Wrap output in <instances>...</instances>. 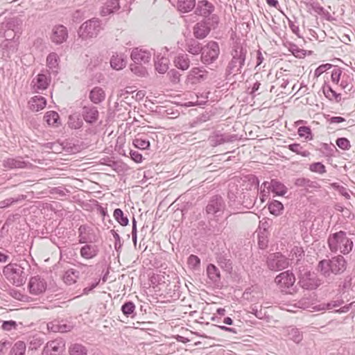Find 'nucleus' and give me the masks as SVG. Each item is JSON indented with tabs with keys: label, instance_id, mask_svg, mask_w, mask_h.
<instances>
[{
	"label": "nucleus",
	"instance_id": "1",
	"mask_svg": "<svg viewBox=\"0 0 355 355\" xmlns=\"http://www.w3.org/2000/svg\"><path fill=\"white\" fill-rule=\"evenodd\" d=\"M343 256L345 255L336 254L330 259L318 261L316 270L325 278L331 275L337 276L343 274L348 266V262Z\"/></svg>",
	"mask_w": 355,
	"mask_h": 355
},
{
	"label": "nucleus",
	"instance_id": "2",
	"mask_svg": "<svg viewBox=\"0 0 355 355\" xmlns=\"http://www.w3.org/2000/svg\"><path fill=\"white\" fill-rule=\"evenodd\" d=\"M327 244L332 254L339 252L340 253L339 254L347 255L354 248V242L352 239L348 237L347 232L343 230L329 234Z\"/></svg>",
	"mask_w": 355,
	"mask_h": 355
},
{
	"label": "nucleus",
	"instance_id": "3",
	"mask_svg": "<svg viewBox=\"0 0 355 355\" xmlns=\"http://www.w3.org/2000/svg\"><path fill=\"white\" fill-rule=\"evenodd\" d=\"M225 200L219 194H214L209 198L205 209H203V214H205V218L208 220V223L211 221H218V218H221L225 211Z\"/></svg>",
	"mask_w": 355,
	"mask_h": 355
},
{
	"label": "nucleus",
	"instance_id": "4",
	"mask_svg": "<svg viewBox=\"0 0 355 355\" xmlns=\"http://www.w3.org/2000/svg\"><path fill=\"white\" fill-rule=\"evenodd\" d=\"M246 53H248V50L243 44L240 43L234 44L232 52H230L232 60L228 62L226 71H225L226 77L232 74L233 72H236V74L241 73V70L244 67L245 60H246Z\"/></svg>",
	"mask_w": 355,
	"mask_h": 355
},
{
	"label": "nucleus",
	"instance_id": "5",
	"mask_svg": "<svg viewBox=\"0 0 355 355\" xmlns=\"http://www.w3.org/2000/svg\"><path fill=\"white\" fill-rule=\"evenodd\" d=\"M2 274L10 284L16 287L22 286L26 283V275L22 263L10 262L3 267Z\"/></svg>",
	"mask_w": 355,
	"mask_h": 355
},
{
	"label": "nucleus",
	"instance_id": "6",
	"mask_svg": "<svg viewBox=\"0 0 355 355\" xmlns=\"http://www.w3.org/2000/svg\"><path fill=\"white\" fill-rule=\"evenodd\" d=\"M297 278H298L297 285L303 290L313 291L322 284V281L318 276L304 266L298 268Z\"/></svg>",
	"mask_w": 355,
	"mask_h": 355
},
{
	"label": "nucleus",
	"instance_id": "7",
	"mask_svg": "<svg viewBox=\"0 0 355 355\" xmlns=\"http://www.w3.org/2000/svg\"><path fill=\"white\" fill-rule=\"evenodd\" d=\"M105 22L98 18L93 17L87 19L80 24L78 30V36L82 40L95 38L98 36L100 31L103 30Z\"/></svg>",
	"mask_w": 355,
	"mask_h": 355
},
{
	"label": "nucleus",
	"instance_id": "8",
	"mask_svg": "<svg viewBox=\"0 0 355 355\" xmlns=\"http://www.w3.org/2000/svg\"><path fill=\"white\" fill-rule=\"evenodd\" d=\"M274 283L279 291L285 294H293L297 292L295 284V275L291 270H286L275 276Z\"/></svg>",
	"mask_w": 355,
	"mask_h": 355
},
{
	"label": "nucleus",
	"instance_id": "9",
	"mask_svg": "<svg viewBox=\"0 0 355 355\" xmlns=\"http://www.w3.org/2000/svg\"><path fill=\"white\" fill-rule=\"evenodd\" d=\"M220 19L217 15H212L211 17L203 19L196 23L193 28V35L195 39L203 40L209 35L211 30H215L218 28Z\"/></svg>",
	"mask_w": 355,
	"mask_h": 355
},
{
	"label": "nucleus",
	"instance_id": "10",
	"mask_svg": "<svg viewBox=\"0 0 355 355\" xmlns=\"http://www.w3.org/2000/svg\"><path fill=\"white\" fill-rule=\"evenodd\" d=\"M201 62L205 66L213 64L218 58L220 55V46L217 42L210 40L205 44V48L200 52Z\"/></svg>",
	"mask_w": 355,
	"mask_h": 355
},
{
	"label": "nucleus",
	"instance_id": "11",
	"mask_svg": "<svg viewBox=\"0 0 355 355\" xmlns=\"http://www.w3.org/2000/svg\"><path fill=\"white\" fill-rule=\"evenodd\" d=\"M266 266L269 270L279 272L288 268V259L280 252L270 253L267 257Z\"/></svg>",
	"mask_w": 355,
	"mask_h": 355
},
{
	"label": "nucleus",
	"instance_id": "12",
	"mask_svg": "<svg viewBox=\"0 0 355 355\" xmlns=\"http://www.w3.org/2000/svg\"><path fill=\"white\" fill-rule=\"evenodd\" d=\"M259 189L271 192L274 197H283L287 193L286 187L277 178L270 179L269 182H263L260 185Z\"/></svg>",
	"mask_w": 355,
	"mask_h": 355
},
{
	"label": "nucleus",
	"instance_id": "13",
	"mask_svg": "<svg viewBox=\"0 0 355 355\" xmlns=\"http://www.w3.org/2000/svg\"><path fill=\"white\" fill-rule=\"evenodd\" d=\"M239 140L237 135H230L228 133H223L220 130H214L209 136V144L212 147H216L224 144L232 143Z\"/></svg>",
	"mask_w": 355,
	"mask_h": 355
},
{
	"label": "nucleus",
	"instance_id": "14",
	"mask_svg": "<svg viewBox=\"0 0 355 355\" xmlns=\"http://www.w3.org/2000/svg\"><path fill=\"white\" fill-rule=\"evenodd\" d=\"M78 232L80 244L94 243L98 240L94 228L88 224L80 225Z\"/></svg>",
	"mask_w": 355,
	"mask_h": 355
},
{
	"label": "nucleus",
	"instance_id": "15",
	"mask_svg": "<svg viewBox=\"0 0 355 355\" xmlns=\"http://www.w3.org/2000/svg\"><path fill=\"white\" fill-rule=\"evenodd\" d=\"M33 164L23 159L22 157L17 156L15 158H6L2 161V167L7 170L13 169H31Z\"/></svg>",
	"mask_w": 355,
	"mask_h": 355
},
{
	"label": "nucleus",
	"instance_id": "16",
	"mask_svg": "<svg viewBox=\"0 0 355 355\" xmlns=\"http://www.w3.org/2000/svg\"><path fill=\"white\" fill-rule=\"evenodd\" d=\"M209 72L204 67H194L189 71L186 77V84L194 85L205 81L207 78Z\"/></svg>",
	"mask_w": 355,
	"mask_h": 355
},
{
	"label": "nucleus",
	"instance_id": "17",
	"mask_svg": "<svg viewBox=\"0 0 355 355\" xmlns=\"http://www.w3.org/2000/svg\"><path fill=\"white\" fill-rule=\"evenodd\" d=\"M51 83V76L49 72L41 71L35 76L32 80V89L34 93H39L40 91L46 90Z\"/></svg>",
	"mask_w": 355,
	"mask_h": 355
},
{
	"label": "nucleus",
	"instance_id": "18",
	"mask_svg": "<svg viewBox=\"0 0 355 355\" xmlns=\"http://www.w3.org/2000/svg\"><path fill=\"white\" fill-rule=\"evenodd\" d=\"M243 187H244V184H238L234 182H230L228 184V202H236L238 200L250 196L248 193L244 192L245 189Z\"/></svg>",
	"mask_w": 355,
	"mask_h": 355
},
{
	"label": "nucleus",
	"instance_id": "19",
	"mask_svg": "<svg viewBox=\"0 0 355 355\" xmlns=\"http://www.w3.org/2000/svg\"><path fill=\"white\" fill-rule=\"evenodd\" d=\"M64 351V340L56 338L45 344L42 355H61Z\"/></svg>",
	"mask_w": 355,
	"mask_h": 355
},
{
	"label": "nucleus",
	"instance_id": "20",
	"mask_svg": "<svg viewBox=\"0 0 355 355\" xmlns=\"http://www.w3.org/2000/svg\"><path fill=\"white\" fill-rule=\"evenodd\" d=\"M27 288H28L29 293L33 295H39L45 292L47 284H46L45 280L40 275L32 276L29 279Z\"/></svg>",
	"mask_w": 355,
	"mask_h": 355
},
{
	"label": "nucleus",
	"instance_id": "21",
	"mask_svg": "<svg viewBox=\"0 0 355 355\" xmlns=\"http://www.w3.org/2000/svg\"><path fill=\"white\" fill-rule=\"evenodd\" d=\"M68 39V29L62 24H56L52 27L51 34H50V40L51 42L60 45L64 43Z\"/></svg>",
	"mask_w": 355,
	"mask_h": 355
},
{
	"label": "nucleus",
	"instance_id": "22",
	"mask_svg": "<svg viewBox=\"0 0 355 355\" xmlns=\"http://www.w3.org/2000/svg\"><path fill=\"white\" fill-rule=\"evenodd\" d=\"M205 274L208 277V283L211 284L216 288L221 286V273L218 267L213 263H208L207 268H205Z\"/></svg>",
	"mask_w": 355,
	"mask_h": 355
},
{
	"label": "nucleus",
	"instance_id": "23",
	"mask_svg": "<svg viewBox=\"0 0 355 355\" xmlns=\"http://www.w3.org/2000/svg\"><path fill=\"white\" fill-rule=\"evenodd\" d=\"M194 13L196 15L202 16L207 19L210 17L214 11V5L208 0H200L198 1V5L194 8Z\"/></svg>",
	"mask_w": 355,
	"mask_h": 355
},
{
	"label": "nucleus",
	"instance_id": "24",
	"mask_svg": "<svg viewBox=\"0 0 355 355\" xmlns=\"http://www.w3.org/2000/svg\"><path fill=\"white\" fill-rule=\"evenodd\" d=\"M130 57H131L133 63L147 64L150 61L151 54L148 50L135 48L131 51Z\"/></svg>",
	"mask_w": 355,
	"mask_h": 355
},
{
	"label": "nucleus",
	"instance_id": "25",
	"mask_svg": "<svg viewBox=\"0 0 355 355\" xmlns=\"http://www.w3.org/2000/svg\"><path fill=\"white\" fill-rule=\"evenodd\" d=\"M98 109L92 105H84L82 107V118L89 124H93L98 120Z\"/></svg>",
	"mask_w": 355,
	"mask_h": 355
},
{
	"label": "nucleus",
	"instance_id": "26",
	"mask_svg": "<svg viewBox=\"0 0 355 355\" xmlns=\"http://www.w3.org/2000/svg\"><path fill=\"white\" fill-rule=\"evenodd\" d=\"M130 0H112V14L128 15L130 11Z\"/></svg>",
	"mask_w": 355,
	"mask_h": 355
},
{
	"label": "nucleus",
	"instance_id": "27",
	"mask_svg": "<svg viewBox=\"0 0 355 355\" xmlns=\"http://www.w3.org/2000/svg\"><path fill=\"white\" fill-rule=\"evenodd\" d=\"M256 196H248L245 198L236 200V202H228V206L233 209L239 210L241 207L246 209H250L254 206Z\"/></svg>",
	"mask_w": 355,
	"mask_h": 355
},
{
	"label": "nucleus",
	"instance_id": "28",
	"mask_svg": "<svg viewBox=\"0 0 355 355\" xmlns=\"http://www.w3.org/2000/svg\"><path fill=\"white\" fill-rule=\"evenodd\" d=\"M92 203H94V207H96L94 209L97 210L98 214H99L100 217H101L103 225H104V226H103V229L109 230L110 218L109 217V214H107V205H103L95 200H92Z\"/></svg>",
	"mask_w": 355,
	"mask_h": 355
},
{
	"label": "nucleus",
	"instance_id": "29",
	"mask_svg": "<svg viewBox=\"0 0 355 355\" xmlns=\"http://www.w3.org/2000/svg\"><path fill=\"white\" fill-rule=\"evenodd\" d=\"M198 40L197 38H188L184 41L186 42V43H184L186 51L193 56H198L199 53L204 49V45H202Z\"/></svg>",
	"mask_w": 355,
	"mask_h": 355
},
{
	"label": "nucleus",
	"instance_id": "30",
	"mask_svg": "<svg viewBox=\"0 0 355 355\" xmlns=\"http://www.w3.org/2000/svg\"><path fill=\"white\" fill-rule=\"evenodd\" d=\"M216 261H217L218 266H220L223 270L231 274L232 272V262L227 254L224 252L217 254Z\"/></svg>",
	"mask_w": 355,
	"mask_h": 355
},
{
	"label": "nucleus",
	"instance_id": "31",
	"mask_svg": "<svg viewBox=\"0 0 355 355\" xmlns=\"http://www.w3.org/2000/svg\"><path fill=\"white\" fill-rule=\"evenodd\" d=\"M321 90L329 101H334L337 103L341 101V94L335 92L328 82H324V84L322 85Z\"/></svg>",
	"mask_w": 355,
	"mask_h": 355
},
{
	"label": "nucleus",
	"instance_id": "32",
	"mask_svg": "<svg viewBox=\"0 0 355 355\" xmlns=\"http://www.w3.org/2000/svg\"><path fill=\"white\" fill-rule=\"evenodd\" d=\"M59 62L60 58L55 52H51L46 56V67L51 70V74L55 76L59 72Z\"/></svg>",
	"mask_w": 355,
	"mask_h": 355
},
{
	"label": "nucleus",
	"instance_id": "33",
	"mask_svg": "<svg viewBox=\"0 0 355 355\" xmlns=\"http://www.w3.org/2000/svg\"><path fill=\"white\" fill-rule=\"evenodd\" d=\"M293 184L295 187L304 188L306 192H309V189H317L320 187L317 182L311 181L305 177L295 178Z\"/></svg>",
	"mask_w": 355,
	"mask_h": 355
},
{
	"label": "nucleus",
	"instance_id": "34",
	"mask_svg": "<svg viewBox=\"0 0 355 355\" xmlns=\"http://www.w3.org/2000/svg\"><path fill=\"white\" fill-rule=\"evenodd\" d=\"M80 248V257L83 259H90L94 258L98 254V247L94 243H84Z\"/></svg>",
	"mask_w": 355,
	"mask_h": 355
},
{
	"label": "nucleus",
	"instance_id": "35",
	"mask_svg": "<svg viewBox=\"0 0 355 355\" xmlns=\"http://www.w3.org/2000/svg\"><path fill=\"white\" fill-rule=\"evenodd\" d=\"M307 7L314 11L315 13L323 17L325 21H332L334 20V18L332 17V15L329 14V11L325 10V9L316 1H311L307 3Z\"/></svg>",
	"mask_w": 355,
	"mask_h": 355
},
{
	"label": "nucleus",
	"instance_id": "36",
	"mask_svg": "<svg viewBox=\"0 0 355 355\" xmlns=\"http://www.w3.org/2000/svg\"><path fill=\"white\" fill-rule=\"evenodd\" d=\"M283 46L288 49L291 54L297 59H303L306 57V50L299 48L295 43L289 41L283 42Z\"/></svg>",
	"mask_w": 355,
	"mask_h": 355
},
{
	"label": "nucleus",
	"instance_id": "37",
	"mask_svg": "<svg viewBox=\"0 0 355 355\" xmlns=\"http://www.w3.org/2000/svg\"><path fill=\"white\" fill-rule=\"evenodd\" d=\"M29 110L37 112L46 107V99L41 96H35L31 98L28 102Z\"/></svg>",
	"mask_w": 355,
	"mask_h": 355
},
{
	"label": "nucleus",
	"instance_id": "38",
	"mask_svg": "<svg viewBox=\"0 0 355 355\" xmlns=\"http://www.w3.org/2000/svg\"><path fill=\"white\" fill-rule=\"evenodd\" d=\"M126 66V55L115 53L112 56V69L120 71Z\"/></svg>",
	"mask_w": 355,
	"mask_h": 355
},
{
	"label": "nucleus",
	"instance_id": "39",
	"mask_svg": "<svg viewBox=\"0 0 355 355\" xmlns=\"http://www.w3.org/2000/svg\"><path fill=\"white\" fill-rule=\"evenodd\" d=\"M154 67L156 72L164 74L168 69V60L159 54L154 58Z\"/></svg>",
	"mask_w": 355,
	"mask_h": 355
},
{
	"label": "nucleus",
	"instance_id": "40",
	"mask_svg": "<svg viewBox=\"0 0 355 355\" xmlns=\"http://www.w3.org/2000/svg\"><path fill=\"white\" fill-rule=\"evenodd\" d=\"M267 208H268L269 214L275 216H279L283 214L284 205L278 200H268Z\"/></svg>",
	"mask_w": 355,
	"mask_h": 355
},
{
	"label": "nucleus",
	"instance_id": "41",
	"mask_svg": "<svg viewBox=\"0 0 355 355\" xmlns=\"http://www.w3.org/2000/svg\"><path fill=\"white\" fill-rule=\"evenodd\" d=\"M15 35L14 32L11 31H6L4 32V37H6V41L3 42V49H9L12 52H15L16 51V44L14 40H15Z\"/></svg>",
	"mask_w": 355,
	"mask_h": 355
},
{
	"label": "nucleus",
	"instance_id": "42",
	"mask_svg": "<svg viewBox=\"0 0 355 355\" xmlns=\"http://www.w3.org/2000/svg\"><path fill=\"white\" fill-rule=\"evenodd\" d=\"M128 169V166L121 161L112 162V170L119 175V181H124V175Z\"/></svg>",
	"mask_w": 355,
	"mask_h": 355
},
{
	"label": "nucleus",
	"instance_id": "43",
	"mask_svg": "<svg viewBox=\"0 0 355 355\" xmlns=\"http://www.w3.org/2000/svg\"><path fill=\"white\" fill-rule=\"evenodd\" d=\"M26 196L25 194H19L15 197L7 198L0 201V209H6L26 200Z\"/></svg>",
	"mask_w": 355,
	"mask_h": 355
},
{
	"label": "nucleus",
	"instance_id": "44",
	"mask_svg": "<svg viewBox=\"0 0 355 355\" xmlns=\"http://www.w3.org/2000/svg\"><path fill=\"white\" fill-rule=\"evenodd\" d=\"M44 121L48 125L58 128L61 125L60 121V116L57 112L48 111L44 114Z\"/></svg>",
	"mask_w": 355,
	"mask_h": 355
},
{
	"label": "nucleus",
	"instance_id": "45",
	"mask_svg": "<svg viewBox=\"0 0 355 355\" xmlns=\"http://www.w3.org/2000/svg\"><path fill=\"white\" fill-rule=\"evenodd\" d=\"M173 62H175V67L180 70L185 71L189 69L190 60L187 54H180L177 55Z\"/></svg>",
	"mask_w": 355,
	"mask_h": 355
},
{
	"label": "nucleus",
	"instance_id": "46",
	"mask_svg": "<svg viewBox=\"0 0 355 355\" xmlns=\"http://www.w3.org/2000/svg\"><path fill=\"white\" fill-rule=\"evenodd\" d=\"M196 5L195 0H178L177 8L182 13H188L193 10Z\"/></svg>",
	"mask_w": 355,
	"mask_h": 355
},
{
	"label": "nucleus",
	"instance_id": "47",
	"mask_svg": "<svg viewBox=\"0 0 355 355\" xmlns=\"http://www.w3.org/2000/svg\"><path fill=\"white\" fill-rule=\"evenodd\" d=\"M121 312L123 313V315L133 319L135 317V304L132 301H125L123 304L121 306Z\"/></svg>",
	"mask_w": 355,
	"mask_h": 355
},
{
	"label": "nucleus",
	"instance_id": "48",
	"mask_svg": "<svg viewBox=\"0 0 355 355\" xmlns=\"http://www.w3.org/2000/svg\"><path fill=\"white\" fill-rule=\"evenodd\" d=\"M89 98L94 104H99L105 98V92L101 88L96 87L90 90Z\"/></svg>",
	"mask_w": 355,
	"mask_h": 355
},
{
	"label": "nucleus",
	"instance_id": "49",
	"mask_svg": "<svg viewBox=\"0 0 355 355\" xmlns=\"http://www.w3.org/2000/svg\"><path fill=\"white\" fill-rule=\"evenodd\" d=\"M110 269V263L108 264V266H107V271L106 273H105L104 276L103 277L99 279H96L94 281L91 282L90 284L87 285L85 288H83V292H82V294L83 295H87L91 293L96 286H98V284H100V282H105V280H107V275L109 273V270Z\"/></svg>",
	"mask_w": 355,
	"mask_h": 355
},
{
	"label": "nucleus",
	"instance_id": "50",
	"mask_svg": "<svg viewBox=\"0 0 355 355\" xmlns=\"http://www.w3.org/2000/svg\"><path fill=\"white\" fill-rule=\"evenodd\" d=\"M113 217L114 220L116 221L117 224L121 226L125 227L128 225L130 220H128V218L127 215L124 214L123 210L119 208H116L113 211Z\"/></svg>",
	"mask_w": 355,
	"mask_h": 355
},
{
	"label": "nucleus",
	"instance_id": "51",
	"mask_svg": "<svg viewBox=\"0 0 355 355\" xmlns=\"http://www.w3.org/2000/svg\"><path fill=\"white\" fill-rule=\"evenodd\" d=\"M26 343L21 340H18L10 348L9 355H25Z\"/></svg>",
	"mask_w": 355,
	"mask_h": 355
},
{
	"label": "nucleus",
	"instance_id": "52",
	"mask_svg": "<svg viewBox=\"0 0 355 355\" xmlns=\"http://www.w3.org/2000/svg\"><path fill=\"white\" fill-rule=\"evenodd\" d=\"M68 128L72 130H78L83 126V121L81 120L80 115L73 114L68 116Z\"/></svg>",
	"mask_w": 355,
	"mask_h": 355
},
{
	"label": "nucleus",
	"instance_id": "53",
	"mask_svg": "<svg viewBox=\"0 0 355 355\" xmlns=\"http://www.w3.org/2000/svg\"><path fill=\"white\" fill-rule=\"evenodd\" d=\"M79 271L70 268L67 271L64 272V282L67 285H72L75 284L76 280L78 278Z\"/></svg>",
	"mask_w": 355,
	"mask_h": 355
},
{
	"label": "nucleus",
	"instance_id": "54",
	"mask_svg": "<svg viewBox=\"0 0 355 355\" xmlns=\"http://www.w3.org/2000/svg\"><path fill=\"white\" fill-rule=\"evenodd\" d=\"M19 20L17 17L9 18L4 22V28L6 31L14 32L15 34L19 31Z\"/></svg>",
	"mask_w": 355,
	"mask_h": 355
},
{
	"label": "nucleus",
	"instance_id": "55",
	"mask_svg": "<svg viewBox=\"0 0 355 355\" xmlns=\"http://www.w3.org/2000/svg\"><path fill=\"white\" fill-rule=\"evenodd\" d=\"M286 148L290 151L301 155L302 157H308L310 155L309 151L303 150L302 146L299 143H293L286 146Z\"/></svg>",
	"mask_w": 355,
	"mask_h": 355
},
{
	"label": "nucleus",
	"instance_id": "56",
	"mask_svg": "<svg viewBox=\"0 0 355 355\" xmlns=\"http://www.w3.org/2000/svg\"><path fill=\"white\" fill-rule=\"evenodd\" d=\"M124 145L125 135H119L117 137L116 143H115V146H114V151L116 152L119 155L127 157L126 150L124 149Z\"/></svg>",
	"mask_w": 355,
	"mask_h": 355
},
{
	"label": "nucleus",
	"instance_id": "57",
	"mask_svg": "<svg viewBox=\"0 0 355 355\" xmlns=\"http://www.w3.org/2000/svg\"><path fill=\"white\" fill-rule=\"evenodd\" d=\"M297 133L300 138H303L307 141H311L313 138V131L308 125H302L297 130Z\"/></svg>",
	"mask_w": 355,
	"mask_h": 355
},
{
	"label": "nucleus",
	"instance_id": "58",
	"mask_svg": "<svg viewBox=\"0 0 355 355\" xmlns=\"http://www.w3.org/2000/svg\"><path fill=\"white\" fill-rule=\"evenodd\" d=\"M288 336L296 344H299L302 340V332L296 327H291L288 329Z\"/></svg>",
	"mask_w": 355,
	"mask_h": 355
},
{
	"label": "nucleus",
	"instance_id": "59",
	"mask_svg": "<svg viewBox=\"0 0 355 355\" xmlns=\"http://www.w3.org/2000/svg\"><path fill=\"white\" fill-rule=\"evenodd\" d=\"M132 144L137 149L148 150L149 149L150 141L143 137H137L136 139H133Z\"/></svg>",
	"mask_w": 355,
	"mask_h": 355
},
{
	"label": "nucleus",
	"instance_id": "60",
	"mask_svg": "<svg viewBox=\"0 0 355 355\" xmlns=\"http://www.w3.org/2000/svg\"><path fill=\"white\" fill-rule=\"evenodd\" d=\"M321 146V148L318 149L321 151L322 154L327 157H331L334 155V152L336 151V148L335 146L332 144H327L326 143H321L320 144Z\"/></svg>",
	"mask_w": 355,
	"mask_h": 355
},
{
	"label": "nucleus",
	"instance_id": "61",
	"mask_svg": "<svg viewBox=\"0 0 355 355\" xmlns=\"http://www.w3.org/2000/svg\"><path fill=\"white\" fill-rule=\"evenodd\" d=\"M130 71H131L133 74L139 77H144L146 75V67H144L142 64L132 63L130 64Z\"/></svg>",
	"mask_w": 355,
	"mask_h": 355
},
{
	"label": "nucleus",
	"instance_id": "62",
	"mask_svg": "<svg viewBox=\"0 0 355 355\" xmlns=\"http://www.w3.org/2000/svg\"><path fill=\"white\" fill-rule=\"evenodd\" d=\"M87 349L83 345L74 343L69 347V355H86Z\"/></svg>",
	"mask_w": 355,
	"mask_h": 355
},
{
	"label": "nucleus",
	"instance_id": "63",
	"mask_svg": "<svg viewBox=\"0 0 355 355\" xmlns=\"http://www.w3.org/2000/svg\"><path fill=\"white\" fill-rule=\"evenodd\" d=\"M187 264L193 270H198L200 266V259L198 256L191 254L187 258Z\"/></svg>",
	"mask_w": 355,
	"mask_h": 355
},
{
	"label": "nucleus",
	"instance_id": "64",
	"mask_svg": "<svg viewBox=\"0 0 355 355\" xmlns=\"http://www.w3.org/2000/svg\"><path fill=\"white\" fill-rule=\"evenodd\" d=\"M309 169L311 172L318 173L320 175L326 173L325 165H324L321 162H313L309 164Z\"/></svg>",
	"mask_w": 355,
	"mask_h": 355
}]
</instances>
